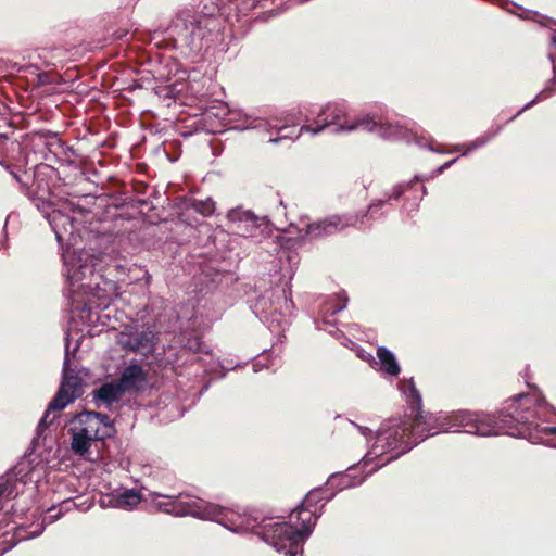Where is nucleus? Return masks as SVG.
<instances>
[{
	"label": "nucleus",
	"instance_id": "nucleus-1",
	"mask_svg": "<svg viewBox=\"0 0 556 556\" xmlns=\"http://www.w3.org/2000/svg\"><path fill=\"white\" fill-rule=\"evenodd\" d=\"M553 407L540 395L518 394L507 402L497 415L457 410L439 415H420L418 418H391L381 424L375 433V441L363 457L364 465L389 452H395L370 472L396 459L428 437L442 431L463 427L464 432L480 437L507 434L525 438L533 444H544L556 448V427H541L539 421L548 420Z\"/></svg>",
	"mask_w": 556,
	"mask_h": 556
},
{
	"label": "nucleus",
	"instance_id": "nucleus-2",
	"mask_svg": "<svg viewBox=\"0 0 556 556\" xmlns=\"http://www.w3.org/2000/svg\"><path fill=\"white\" fill-rule=\"evenodd\" d=\"M323 489H314L308 492L300 505L290 514V521L266 522L254 525L249 518L244 523L249 525L250 531L255 532L264 542L271 545L278 553L286 556H296L303 552V543L311 535L318 516L311 508L319 503ZM249 532V530L247 531Z\"/></svg>",
	"mask_w": 556,
	"mask_h": 556
},
{
	"label": "nucleus",
	"instance_id": "nucleus-3",
	"mask_svg": "<svg viewBox=\"0 0 556 556\" xmlns=\"http://www.w3.org/2000/svg\"><path fill=\"white\" fill-rule=\"evenodd\" d=\"M152 501L164 513L177 517L192 516L198 519L215 521L235 533H245L251 528L244 523L242 516L188 493H179L177 496L153 493Z\"/></svg>",
	"mask_w": 556,
	"mask_h": 556
},
{
	"label": "nucleus",
	"instance_id": "nucleus-4",
	"mask_svg": "<svg viewBox=\"0 0 556 556\" xmlns=\"http://www.w3.org/2000/svg\"><path fill=\"white\" fill-rule=\"evenodd\" d=\"M279 263L281 264L280 270H282V277H287L288 281L281 289V295L277 298V300L268 301L267 298L262 296L257 299L255 303V314L260 317L261 320L265 323H269L268 328L274 331V321L275 319L269 318L273 317L274 313L280 312L282 315L291 314L294 305L291 300V280L295 274L296 265L299 264V255L292 251H282L279 257Z\"/></svg>",
	"mask_w": 556,
	"mask_h": 556
},
{
	"label": "nucleus",
	"instance_id": "nucleus-5",
	"mask_svg": "<svg viewBox=\"0 0 556 556\" xmlns=\"http://www.w3.org/2000/svg\"><path fill=\"white\" fill-rule=\"evenodd\" d=\"M386 203V200H377L368 206L367 213L359 216L358 214H343L331 215L325 219L308 223L301 220L300 226H295L296 236L299 239H318L325 236L333 235L350 226H357V223L364 224V219L368 213L372 214L375 211L380 210Z\"/></svg>",
	"mask_w": 556,
	"mask_h": 556
},
{
	"label": "nucleus",
	"instance_id": "nucleus-6",
	"mask_svg": "<svg viewBox=\"0 0 556 556\" xmlns=\"http://www.w3.org/2000/svg\"><path fill=\"white\" fill-rule=\"evenodd\" d=\"M208 17L193 11L184 10L173 20L168 33L176 43L189 47L191 50L201 49V41L207 33Z\"/></svg>",
	"mask_w": 556,
	"mask_h": 556
},
{
	"label": "nucleus",
	"instance_id": "nucleus-7",
	"mask_svg": "<svg viewBox=\"0 0 556 556\" xmlns=\"http://www.w3.org/2000/svg\"><path fill=\"white\" fill-rule=\"evenodd\" d=\"M365 130L375 134L386 140H410L412 130L399 122L383 121L375 114L357 116L353 121H345L333 129L334 134Z\"/></svg>",
	"mask_w": 556,
	"mask_h": 556
},
{
	"label": "nucleus",
	"instance_id": "nucleus-8",
	"mask_svg": "<svg viewBox=\"0 0 556 556\" xmlns=\"http://www.w3.org/2000/svg\"><path fill=\"white\" fill-rule=\"evenodd\" d=\"M227 218L230 228L237 235L244 238L257 239L262 232L264 223L262 218L257 217L253 212L236 207L227 213Z\"/></svg>",
	"mask_w": 556,
	"mask_h": 556
},
{
	"label": "nucleus",
	"instance_id": "nucleus-9",
	"mask_svg": "<svg viewBox=\"0 0 556 556\" xmlns=\"http://www.w3.org/2000/svg\"><path fill=\"white\" fill-rule=\"evenodd\" d=\"M65 355L63 364V380L56 396L50 402L45 416L39 422V428L47 427L52 420H49L50 414L64 408L70 403L67 391L68 384V366H70V330L65 331Z\"/></svg>",
	"mask_w": 556,
	"mask_h": 556
},
{
	"label": "nucleus",
	"instance_id": "nucleus-10",
	"mask_svg": "<svg viewBox=\"0 0 556 556\" xmlns=\"http://www.w3.org/2000/svg\"><path fill=\"white\" fill-rule=\"evenodd\" d=\"M46 217L55 233V238L62 249V258L64 263V277H70V269L67 268L66 251H67V225L70 224V216L66 211L60 208H51L46 213Z\"/></svg>",
	"mask_w": 556,
	"mask_h": 556
},
{
	"label": "nucleus",
	"instance_id": "nucleus-11",
	"mask_svg": "<svg viewBox=\"0 0 556 556\" xmlns=\"http://www.w3.org/2000/svg\"><path fill=\"white\" fill-rule=\"evenodd\" d=\"M346 114V106L343 102L327 103L318 113L315 121V126L305 125L301 131L317 135L321 132L327 126L336 125Z\"/></svg>",
	"mask_w": 556,
	"mask_h": 556
},
{
	"label": "nucleus",
	"instance_id": "nucleus-12",
	"mask_svg": "<svg viewBox=\"0 0 556 556\" xmlns=\"http://www.w3.org/2000/svg\"><path fill=\"white\" fill-rule=\"evenodd\" d=\"M102 439L103 435L99 433V428L86 426L79 432L72 434V452L93 462L97 456H92L89 451L91 442Z\"/></svg>",
	"mask_w": 556,
	"mask_h": 556
},
{
	"label": "nucleus",
	"instance_id": "nucleus-13",
	"mask_svg": "<svg viewBox=\"0 0 556 556\" xmlns=\"http://www.w3.org/2000/svg\"><path fill=\"white\" fill-rule=\"evenodd\" d=\"M116 382L124 394L127 392H138L144 389L147 375L139 364H129L123 369Z\"/></svg>",
	"mask_w": 556,
	"mask_h": 556
},
{
	"label": "nucleus",
	"instance_id": "nucleus-14",
	"mask_svg": "<svg viewBox=\"0 0 556 556\" xmlns=\"http://www.w3.org/2000/svg\"><path fill=\"white\" fill-rule=\"evenodd\" d=\"M399 389L407 402V409L409 412L406 414L407 417L418 418L420 415H433L432 413H426L421 409V394L417 390L413 379L400 381Z\"/></svg>",
	"mask_w": 556,
	"mask_h": 556
},
{
	"label": "nucleus",
	"instance_id": "nucleus-15",
	"mask_svg": "<svg viewBox=\"0 0 556 556\" xmlns=\"http://www.w3.org/2000/svg\"><path fill=\"white\" fill-rule=\"evenodd\" d=\"M228 123L232 124V128L239 129V130H247V129H257L263 128L265 130H268L269 128H273L270 121L264 119L258 116H254L252 114H249L247 112H243L242 110L238 111H230Z\"/></svg>",
	"mask_w": 556,
	"mask_h": 556
},
{
	"label": "nucleus",
	"instance_id": "nucleus-16",
	"mask_svg": "<svg viewBox=\"0 0 556 556\" xmlns=\"http://www.w3.org/2000/svg\"><path fill=\"white\" fill-rule=\"evenodd\" d=\"M156 340V333L151 329H146L134 332L126 340L123 339L121 342L126 349L148 353L154 349Z\"/></svg>",
	"mask_w": 556,
	"mask_h": 556
},
{
	"label": "nucleus",
	"instance_id": "nucleus-17",
	"mask_svg": "<svg viewBox=\"0 0 556 556\" xmlns=\"http://www.w3.org/2000/svg\"><path fill=\"white\" fill-rule=\"evenodd\" d=\"M91 394L98 407H100V405H104L109 408L121 400L124 392L116 381H112L105 382L98 389H94Z\"/></svg>",
	"mask_w": 556,
	"mask_h": 556
},
{
	"label": "nucleus",
	"instance_id": "nucleus-18",
	"mask_svg": "<svg viewBox=\"0 0 556 556\" xmlns=\"http://www.w3.org/2000/svg\"><path fill=\"white\" fill-rule=\"evenodd\" d=\"M354 467H350L349 471H353ZM365 480V477L358 478L352 472H337L330 476L327 483L331 488H336L338 491H342L348 488H354L361 485Z\"/></svg>",
	"mask_w": 556,
	"mask_h": 556
},
{
	"label": "nucleus",
	"instance_id": "nucleus-19",
	"mask_svg": "<svg viewBox=\"0 0 556 556\" xmlns=\"http://www.w3.org/2000/svg\"><path fill=\"white\" fill-rule=\"evenodd\" d=\"M377 356L379 358V363L382 371L386 374L397 377L401 372L400 365L394 356V354L384 346H379L377 349Z\"/></svg>",
	"mask_w": 556,
	"mask_h": 556
},
{
	"label": "nucleus",
	"instance_id": "nucleus-20",
	"mask_svg": "<svg viewBox=\"0 0 556 556\" xmlns=\"http://www.w3.org/2000/svg\"><path fill=\"white\" fill-rule=\"evenodd\" d=\"M348 305V296L345 293L337 294L334 299L331 301L325 303L323 307V314L325 315V318L331 317L337 315L338 313L345 309ZM324 323L330 324L327 319H324Z\"/></svg>",
	"mask_w": 556,
	"mask_h": 556
},
{
	"label": "nucleus",
	"instance_id": "nucleus-21",
	"mask_svg": "<svg viewBox=\"0 0 556 556\" xmlns=\"http://www.w3.org/2000/svg\"><path fill=\"white\" fill-rule=\"evenodd\" d=\"M189 206L205 217L211 216L216 210L212 198L192 199L189 201Z\"/></svg>",
	"mask_w": 556,
	"mask_h": 556
},
{
	"label": "nucleus",
	"instance_id": "nucleus-22",
	"mask_svg": "<svg viewBox=\"0 0 556 556\" xmlns=\"http://www.w3.org/2000/svg\"><path fill=\"white\" fill-rule=\"evenodd\" d=\"M80 421L87 424V426H93V428H98V425L112 427L110 417L106 414L97 412H86L80 416Z\"/></svg>",
	"mask_w": 556,
	"mask_h": 556
},
{
	"label": "nucleus",
	"instance_id": "nucleus-23",
	"mask_svg": "<svg viewBox=\"0 0 556 556\" xmlns=\"http://www.w3.org/2000/svg\"><path fill=\"white\" fill-rule=\"evenodd\" d=\"M555 84V81H549V84L542 91H540L533 100L528 102L521 110H519L517 114L510 118V121L515 119L517 116L532 108L538 102L544 101L545 99L549 98L551 94L556 90Z\"/></svg>",
	"mask_w": 556,
	"mask_h": 556
},
{
	"label": "nucleus",
	"instance_id": "nucleus-24",
	"mask_svg": "<svg viewBox=\"0 0 556 556\" xmlns=\"http://www.w3.org/2000/svg\"><path fill=\"white\" fill-rule=\"evenodd\" d=\"M117 502L123 508H132L141 502V496L138 491L130 489L121 493Z\"/></svg>",
	"mask_w": 556,
	"mask_h": 556
},
{
	"label": "nucleus",
	"instance_id": "nucleus-25",
	"mask_svg": "<svg viewBox=\"0 0 556 556\" xmlns=\"http://www.w3.org/2000/svg\"><path fill=\"white\" fill-rule=\"evenodd\" d=\"M501 131V127L497 126L493 132H486L481 137L466 143V150L463 151L462 155H467L469 152L484 147L497 132Z\"/></svg>",
	"mask_w": 556,
	"mask_h": 556
},
{
	"label": "nucleus",
	"instance_id": "nucleus-26",
	"mask_svg": "<svg viewBox=\"0 0 556 556\" xmlns=\"http://www.w3.org/2000/svg\"><path fill=\"white\" fill-rule=\"evenodd\" d=\"M418 180H422V178L419 175H416L409 182H407V184H399V185L394 186L392 188L391 193L389 194V199L399 200L403 195L405 190L407 188H410L412 185L415 181H418Z\"/></svg>",
	"mask_w": 556,
	"mask_h": 556
},
{
	"label": "nucleus",
	"instance_id": "nucleus-27",
	"mask_svg": "<svg viewBox=\"0 0 556 556\" xmlns=\"http://www.w3.org/2000/svg\"><path fill=\"white\" fill-rule=\"evenodd\" d=\"M184 346L192 352H203V343L198 337H190L184 343Z\"/></svg>",
	"mask_w": 556,
	"mask_h": 556
},
{
	"label": "nucleus",
	"instance_id": "nucleus-28",
	"mask_svg": "<svg viewBox=\"0 0 556 556\" xmlns=\"http://www.w3.org/2000/svg\"><path fill=\"white\" fill-rule=\"evenodd\" d=\"M78 379H80V377H78V372H76V369L72 366V391H71L72 402L74 401L75 397L80 395V393H79L80 383L77 382Z\"/></svg>",
	"mask_w": 556,
	"mask_h": 556
},
{
	"label": "nucleus",
	"instance_id": "nucleus-29",
	"mask_svg": "<svg viewBox=\"0 0 556 556\" xmlns=\"http://www.w3.org/2000/svg\"><path fill=\"white\" fill-rule=\"evenodd\" d=\"M358 431L359 433L365 437L366 441L368 444H372L370 443L372 440L375 441V434H374V431L371 429H369L368 427H364V426H359L357 425L356 422H351Z\"/></svg>",
	"mask_w": 556,
	"mask_h": 556
},
{
	"label": "nucleus",
	"instance_id": "nucleus-30",
	"mask_svg": "<svg viewBox=\"0 0 556 556\" xmlns=\"http://www.w3.org/2000/svg\"><path fill=\"white\" fill-rule=\"evenodd\" d=\"M288 130V128L286 126H282V127H279L278 128V134H281L280 137H277V138H271L269 139L270 142L273 143H277L279 140H281L282 138H286L288 137L289 135L288 134H282L283 131Z\"/></svg>",
	"mask_w": 556,
	"mask_h": 556
},
{
	"label": "nucleus",
	"instance_id": "nucleus-31",
	"mask_svg": "<svg viewBox=\"0 0 556 556\" xmlns=\"http://www.w3.org/2000/svg\"><path fill=\"white\" fill-rule=\"evenodd\" d=\"M456 161H457V159H453V160L444 163L443 165H441L440 167H438L435 169V173L437 174H442L445 169L450 168Z\"/></svg>",
	"mask_w": 556,
	"mask_h": 556
},
{
	"label": "nucleus",
	"instance_id": "nucleus-32",
	"mask_svg": "<svg viewBox=\"0 0 556 556\" xmlns=\"http://www.w3.org/2000/svg\"><path fill=\"white\" fill-rule=\"evenodd\" d=\"M463 149H464V151L466 150V143L457 144V146L454 147V151H460Z\"/></svg>",
	"mask_w": 556,
	"mask_h": 556
},
{
	"label": "nucleus",
	"instance_id": "nucleus-33",
	"mask_svg": "<svg viewBox=\"0 0 556 556\" xmlns=\"http://www.w3.org/2000/svg\"><path fill=\"white\" fill-rule=\"evenodd\" d=\"M430 151L437 152V153H443L441 150L434 149L432 146L427 147Z\"/></svg>",
	"mask_w": 556,
	"mask_h": 556
},
{
	"label": "nucleus",
	"instance_id": "nucleus-34",
	"mask_svg": "<svg viewBox=\"0 0 556 556\" xmlns=\"http://www.w3.org/2000/svg\"><path fill=\"white\" fill-rule=\"evenodd\" d=\"M549 59H551L552 63L554 64L555 59H554V53L553 52H549Z\"/></svg>",
	"mask_w": 556,
	"mask_h": 556
},
{
	"label": "nucleus",
	"instance_id": "nucleus-35",
	"mask_svg": "<svg viewBox=\"0 0 556 556\" xmlns=\"http://www.w3.org/2000/svg\"><path fill=\"white\" fill-rule=\"evenodd\" d=\"M415 140H416V143H417L418 146H424V144H422V142H421V139H418V138H416V137H415Z\"/></svg>",
	"mask_w": 556,
	"mask_h": 556
},
{
	"label": "nucleus",
	"instance_id": "nucleus-36",
	"mask_svg": "<svg viewBox=\"0 0 556 556\" xmlns=\"http://www.w3.org/2000/svg\"><path fill=\"white\" fill-rule=\"evenodd\" d=\"M84 371H85V374H84V375H85L86 377H89V370H88V369H84Z\"/></svg>",
	"mask_w": 556,
	"mask_h": 556
},
{
	"label": "nucleus",
	"instance_id": "nucleus-37",
	"mask_svg": "<svg viewBox=\"0 0 556 556\" xmlns=\"http://www.w3.org/2000/svg\"><path fill=\"white\" fill-rule=\"evenodd\" d=\"M334 494H331L330 496L326 497V502H329L332 497H333Z\"/></svg>",
	"mask_w": 556,
	"mask_h": 556
},
{
	"label": "nucleus",
	"instance_id": "nucleus-38",
	"mask_svg": "<svg viewBox=\"0 0 556 556\" xmlns=\"http://www.w3.org/2000/svg\"><path fill=\"white\" fill-rule=\"evenodd\" d=\"M422 193H424V195H425V194H427V189H426V187H422Z\"/></svg>",
	"mask_w": 556,
	"mask_h": 556
},
{
	"label": "nucleus",
	"instance_id": "nucleus-39",
	"mask_svg": "<svg viewBox=\"0 0 556 556\" xmlns=\"http://www.w3.org/2000/svg\"><path fill=\"white\" fill-rule=\"evenodd\" d=\"M3 493V488L0 485V495Z\"/></svg>",
	"mask_w": 556,
	"mask_h": 556
},
{
	"label": "nucleus",
	"instance_id": "nucleus-40",
	"mask_svg": "<svg viewBox=\"0 0 556 556\" xmlns=\"http://www.w3.org/2000/svg\"><path fill=\"white\" fill-rule=\"evenodd\" d=\"M75 351L71 352L72 358H74Z\"/></svg>",
	"mask_w": 556,
	"mask_h": 556
},
{
	"label": "nucleus",
	"instance_id": "nucleus-41",
	"mask_svg": "<svg viewBox=\"0 0 556 556\" xmlns=\"http://www.w3.org/2000/svg\"><path fill=\"white\" fill-rule=\"evenodd\" d=\"M74 80H75V79H74V78L72 77V78H71V81H72V86L74 85Z\"/></svg>",
	"mask_w": 556,
	"mask_h": 556
}]
</instances>
